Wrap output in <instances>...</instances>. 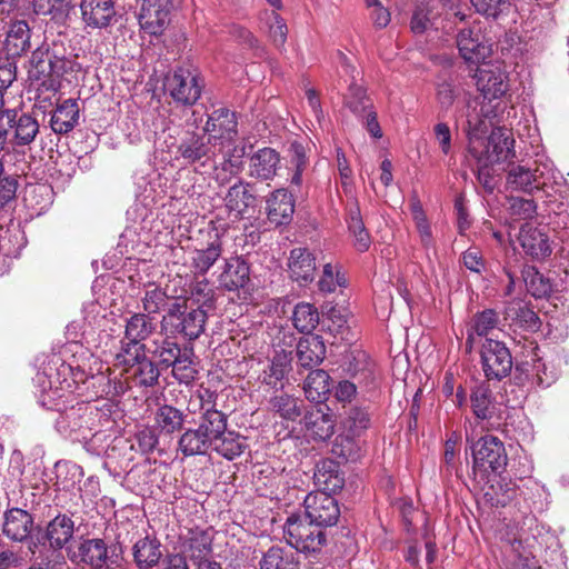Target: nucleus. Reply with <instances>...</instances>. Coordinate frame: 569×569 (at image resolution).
Listing matches in <instances>:
<instances>
[{"label":"nucleus","mask_w":569,"mask_h":569,"mask_svg":"<svg viewBox=\"0 0 569 569\" xmlns=\"http://www.w3.org/2000/svg\"><path fill=\"white\" fill-rule=\"evenodd\" d=\"M160 369L161 368L146 355L128 371L130 372V377L134 386L153 387L159 381Z\"/></svg>","instance_id":"nucleus-45"},{"label":"nucleus","mask_w":569,"mask_h":569,"mask_svg":"<svg viewBox=\"0 0 569 569\" xmlns=\"http://www.w3.org/2000/svg\"><path fill=\"white\" fill-rule=\"evenodd\" d=\"M18 186L16 176L0 173V207H4L16 198Z\"/></svg>","instance_id":"nucleus-63"},{"label":"nucleus","mask_w":569,"mask_h":569,"mask_svg":"<svg viewBox=\"0 0 569 569\" xmlns=\"http://www.w3.org/2000/svg\"><path fill=\"white\" fill-rule=\"evenodd\" d=\"M343 427L353 436H361L371 426L372 410L370 405L356 403L345 410Z\"/></svg>","instance_id":"nucleus-40"},{"label":"nucleus","mask_w":569,"mask_h":569,"mask_svg":"<svg viewBox=\"0 0 569 569\" xmlns=\"http://www.w3.org/2000/svg\"><path fill=\"white\" fill-rule=\"evenodd\" d=\"M291 192L278 189L267 200V216L271 224L279 227L288 224L295 212V200Z\"/></svg>","instance_id":"nucleus-26"},{"label":"nucleus","mask_w":569,"mask_h":569,"mask_svg":"<svg viewBox=\"0 0 569 569\" xmlns=\"http://www.w3.org/2000/svg\"><path fill=\"white\" fill-rule=\"evenodd\" d=\"M499 317L496 310L485 309L472 318L471 328L480 337H485L498 326Z\"/></svg>","instance_id":"nucleus-57"},{"label":"nucleus","mask_w":569,"mask_h":569,"mask_svg":"<svg viewBox=\"0 0 569 569\" xmlns=\"http://www.w3.org/2000/svg\"><path fill=\"white\" fill-rule=\"evenodd\" d=\"M212 537L207 530L196 529L190 532L188 548L191 557L198 560L211 551Z\"/></svg>","instance_id":"nucleus-56"},{"label":"nucleus","mask_w":569,"mask_h":569,"mask_svg":"<svg viewBox=\"0 0 569 569\" xmlns=\"http://www.w3.org/2000/svg\"><path fill=\"white\" fill-rule=\"evenodd\" d=\"M224 204L228 211L237 219L244 218L250 209L256 207V196L252 192L251 184L237 179L232 183L224 198Z\"/></svg>","instance_id":"nucleus-24"},{"label":"nucleus","mask_w":569,"mask_h":569,"mask_svg":"<svg viewBox=\"0 0 569 569\" xmlns=\"http://www.w3.org/2000/svg\"><path fill=\"white\" fill-rule=\"evenodd\" d=\"M497 106L491 103L469 102L467 106V127L465 131L468 138V151L479 154L477 144H481L486 138L489 128L492 126V119L497 117Z\"/></svg>","instance_id":"nucleus-14"},{"label":"nucleus","mask_w":569,"mask_h":569,"mask_svg":"<svg viewBox=\"0 0 569 569\" xmlns=\"http://www.w3.org/2000/svg\"><path fill=\"white\" fill-rule=\"evenodd\" d=\"M269 32L274 46L279 49L284 47L288 28L284 20L274 11L269 16Z\"/></svg>","instance_id":"nucleus-61"},{"label":"nucleus","mask_w":569,"mask_h":569,"mask_svg":"<svg viewBox=\"0 0 569 569\" xmlns=\"http://www.w3.org/2000/svg\"><path fill=\"white\" fill-rule=\"evenodd\" d=\"M156 328L152 317L144 312H136L126 320L124 339L144 343Z\"/></svg>","instance_id":"nucleus-42"},{"label":"nucleus","mask_w":569,"mask_h":569,"mask_svg":"<svg viewBox=\"0 0 569 569\" xmlns=\"http://www.w3.org/2000/svg\"><path fill=\"white\" fill-rule=\"evenodd\" d=\"M343 104L358 119L373 109V104L367 96L366 89L357 82L349 83L348 92L343 97Z\"/></svg>","instance_id":"nucleus-48"},{"label":"nucleus","mask_w":569,"mask_h":569,"mask_svg":"<svg viewBox=\"0 0 569 569\" xmlns=\"http://www.w3.org/2000/svg\"><path fill=\"white\" fill-rule=\"evenodd\" d=\"M522 278L527 291L536 299L547 298L553 290L550 279L540 273L535 267H526Z\"/></svg>","instance_id":"nucleus-50"},{"label":"nucleus","mask_w":569,"mask_h":569,"mask_svg":"<svg viewBox=\"0 0 569 569\" xmlns=\"http://www.w3.org/2000/svg\"><path fill=\"white\" fill-rule=\"evenodd\" d=\"M297 359L301 367L311 369L326 358V345L321 336L310 335L301 338L297 345Z\"/></svg>","instance_id":"nucleus-33"},{"label":"nucleus","mask_w":569,"mask_h":569,"mask_svg":"<svg viewBox=\"0 0 569 569\" xmlns=\"http://www.w3.org/2000/svg\"><path fill=\"white\" fill-rule=\"evenodd\" d=\"M268 405L271 412L289 421H296L303 412V401L283 390L276 391Z\"/></svg>","instance_id":"nucleus-36"},{"label":"nucleus","mask_w":569,"mask_h":569,"mask_svg":"<svg viewBox=\"0 0 569 569\" xmlns=\"http://www.w3.org/2000/svg\"><path fill=\"white\" fill-rule=\"evenodd\" d=\"M111 423V406L100 408L96 403L74 400L58 413L54 427L63 437L86 441L100 432L98 427Z\"/></svg>","instance_id":"nucleus-3"},{"label":"nucleus","mask_w":569,"mask_h":569,"mask_svg":"<svg viewBox=\"0 0 569 569\" xmlns=\"http://www.w3.org/2000/svg\"><path fill=\"white\" fill-rule=\"evenodd\" d=\"M211 141V137H208L204 131L187 132L177 147L178 159H182L186 164H199L197 171L207 173L212 168L216 156Z\"/></svg>","instance_id":"nucleus-12"},{"label":"nucleus","mask_w":569,"mask_h":569,"mask_svg":"<svg viewBox=\"0 0 569 569\" xmlns=\"http://www.w3.org/2000/svg\"><path fill=\"white\" fill-rule=\"evenodd\" d=\"M515 139L509 129L503 127H497L492 129L488 138L482 140L481 144H477L479 154L469 152L476 160L477 163L482 164H495L508 162L511 164L516 158L515 151Z\"/></svg>","instance_id":"nucleus-11"},{"label":"nucleus","mask_w":569,"mask_h":569,"mask_svg":"<svg viewBox=\"0 0 569 569\" xmlns=\"http://www.w3.org/2000/svg\"><path fill=\"white\" fill-rule=\"evenodd\" d=\"M203 88L204 80L198 69L192 66L176 68L166 76L163 81L164 92L177 104L183 107L193 106L200 99Z\"/></svg>","instance_id":"nucleus-8"},{"label":"nucleus","mask_w":569,"mask_h":569,"mask_svg":"<svg viewBox=\"0 0 569 569\" xmlns=\"http://www.w3.org/2000/svg\"><path fill=\"white\" fill-rule=\"evenodd\" d=\"M249 280L250 268L243 258L232 257L226 260L223 270L219 276V282L224 289L234 291L244 288Z\"/></svg>","instance_id":"nucleus-31"},{"label":"nucleus","mask_w":569,"mask_h":569,"mask_svg":"<svg viewBox=\"0 0 569 569\" xmlns=\"http://www.w3.org/2000/svg\"><path fill=\"white\" fill-rule=\"evenodd\" d=\"M260 569H297L295 553L281 547H271L260 560Z\"/></svg>","instance_id":"nucleus-49"},{"label":"nucleus","mask_w":569,"mask_h":569,"mask_svg":"<svg viewBox=\"0 0 569 569\" xmlns=\"http://www.w3.org/2000/svg\"><path fill=\"white\" fill-rule=\"evenodd\" d=\"M187 417L182 410L171 405H162L154 413V426L159 433L164 436L183 432Z\"/></svg>","instance_id":"nucleus-34"},{"label":"nucleus","mask_w":569,"mask_h":569,"mask_svg":"<svg viewBox=\"0 0 569 569\" xmlns=\"http://www.w3.org/2000/svg\"><path fill=\"white\" fill-rule=\"evenodd\" d=\"M518 239L525 252L533 259L543 260L552 252L548 236L539 228L522 226Z\"/></svg>","instance_id":"nucleus-28"},{"label":"nucleus","mask_w":569,"mask_h":569,"mask_svg":"<svg viewBox=\"0 0 569 569\" xmlns=\"http://www.w3.org/2000/svg\"><path fill=\"white\" fill-rule=\"evenodd\" d=\"M210 447V450H214L217 453L228 460H233L241 456L248 448L247 438L236 431L226 429L223 435L219 437Z\"/></svg>","instance_id":"nucleus-44"},{"label":"nucleus","mask_w":569,"mask_h":569,"mask_svg":"<svg viewBox=\"0 0 569 569\" xmlns=\"http://www.w3.org/2000/svg\"><path fill=\"white\" fill-rule=\"evenodd\" d=\"M67 71L66 59L50 51L48 48H38L30 59L29 78L42 86L50 84L62 77Z\"/></svg>","instance_id":"nucleus-15"},{"label":"nucleus","mask_w":569,"mask_h":569,"mask_svg":"<svg viewBox=\"0 0 569 569\" xmlns=\"http://www.w3.org/2000/svg\"><path fill=\"white\" fill-rule=\"evenodd\" d=\"M34 382L39 388V393L37 395L38 402L48 410L59 413L76 400L69 382H67L66 386L61 382H59L60 386H53L54 381L52 377L46 372H38Z\"/></svg>","instance_id":"nucleus-17"},{"label":"nucleus","mask_w":569,"mask_h":569,"mask_svg":"<svg viewBox=\"0 0 569 569\" xmlns=\"http://www.w3.org/2000/svg\"><path fill=\"white\" fill-rule=\"evenodd\" d=\"M207 312L201 308L188 309L186 301H177L160 320L163 335L181 336L189 341L198 339L204 331Z\"/></svg>","instance_id":"nucleus-5"},{"label":"nucleus","mask_w":569,"mask_h":569,"mask_svg":"<svg viewBox=\"0 0 569 569\" xmlns=\"http://www.w3.org/2000/svg\"><path fill=\"white\" fill-rule=\"evenodd\" d=\"M147 351L148 347L146 343L123 339L121 340L120 351L116 356L117 363L126 366L129 370L146 356Z\"/></svg>","instance_id":"nucleus-54"},{"label":"nucleus","mask_w":569,"mask_h":569,"mask_svg":"<svg viewBox=\"0 0 569 569\" xmlns=\"http://www.w3.org/2000/svg\"><path fill=\"white\" fill-rule=\"evenodd\" d=\"M133 557L140 569L156 566L161 558L160 542L148 537L138 540L133 546Z\"/></svg>","instance_id":"nucleus-47"},{"label":"nucleus","mask_w":569,"mask_h":569,"mask_svg":"<svg viewBox=\"0 0 569 569\" xmlns=\"http://www.w3.org/2000/svg\"><path fill=\"white\" fill-rule=\"evenodd\" d=\"M121 548L108 547L102 539H87L77 547L68 548V557L76 565L89 569H116L121 565Z\"/></svg>","instance_id":"nucleus-9"},{"label":"nucleus","mask_w":569,"mask_h":569,"mask_svg":"<svg viewBox=\"0 0 569 569\" xmlns=\"http://www.w3.org/2000/svg\"><path fill=\"white\" fill-rule=\"evenodd\" d=\"M302 422L315 440L326 441L335 432L333 415L327 405H320L307 410Z\"/></svg>","instance_id":"nucleus-23"},{"label":"nucleus","mask_w":569,"mask_h":569,"mask_svg":"<svg viewBox=\"0 0 569 569\" xmlns=\"http://www.w3.org/2000/svg\"><path fill=\"white\" fill-rule=\"evenodd\" d=\"M472 470L475 475L489 478L491 475L501 476L508 463L505 443L495 436L487 435L470 441Z\"/></svg>","instance_id":"nucleus-7"},{"label":"nucleus","mask_w":569,"mask_h":569,"mask_svg":"<svg viewBox=\"0 0 569 569\" xmlns=\"http://www.w3.org/2000/svg\"><path fill=\"white\" fill-rule=\"evenodd\" d=\"M505 319L526 330L536 331L540 327L537 313L522 301L510 302L505 309Z\"/></svg>","instance_id":"nucleus-43"},{"label":"nucleus","mask_w":569,"mask_h":569,"mask_svg":"<svg viewBox=\"0 0 569 569\" xmlns=\"http://www.w3.org/2000/svg\"><path fill=\"white\" fill-rule=\"evenodd\" d=\"M198 398L199 420L196 427L186 428L178 439L177 453L183 458L207 455L212 443L227 429L228 416L216 408L218 395L210 389H203L198 391Z\"/></svg>","instance_id":"nucleus-1"},{"label":"nucleus","mask_w":569,"mask_h":569,"mask_svg":"<svg viewBox=\"0 0 569 569\" xmlns=\"http://www.w3.org/2000/svg\"><path fill=\"white\" fill-rule=\"evenodd\" d=\"M7 53L20 57L30 49V28L24 20H18L10 24L4 41Z\"/></svg>","instance_id":"nucleus-41"},{"label":"nucleus","mask_w":569,"mask_h":569,"mask_svg":"<svg viewBox=\"0 0 569 569\" xmlns=\"http://www.w3.org/2000/svg\"><path fill=\"white\" fill-rule=\"evenodd\" d=\"M280 154L272 148L264 147L250 157V176L260 180H271L277 174Z\"/></svg>","instance_id":"nucleus-32"},{"label":"nucleus","mask_w":569,"mask_h":569,"mask_svg":"<svg viewBox=\"0 0 569 569\" xmlns=\"http://www.w3.org/2000/svg\"><path fill=\"white\" fill-rule=\"evenodd\" d=\"M79 121V106L77 100L67 99L56 108L50 119V124L56 133L70 132Z\"/></svg>","instance_id":"nucleus-38"},{"label":"nucleus","mask_w":569,"mask_h":569,"mask_svg":"<svg viewBox=\"0 0 569 569\" xmlns=\"http://www.w3.org/2000/svg\"><path fill=\"white\" fill-rule=\"evenodd\" d=\"M237 127L236 113L227 108H219L209 116L203 131L210 134L211 140H232L237 136Z\"/></svg>","instance_id":"nucleus-29"},{"label":"nucleus","mask_w":569,"mask_h":569,"mask_svg":"<svg viewBox=\"0 0 569 569\" xmlns=\"http://www.w3.org/2000/svg\"><path fill=\"white\" fill-rule=\"evenodd\" d=\"M532 359L536 360V377L535 383L539 387L547 388L555 381V375L552 371L548 372L546 363L539 356V348L535 342H531Z\"/></svg>","instance_id":"nucleus-62"},{"label":"nucleus","mask_w":569,"mask_h":569,"mask_svg":"<svg viewBox=\"0 0 569 569\" xmlns=\"http://www.w3.org/2000/svg\"><path fill=\"white\" fill-rule=\"evenodd\" d=\"M457 98L455 84L449 80H443L437 86V101L443 111H448Z\"/></svg>","instance_id":"nucleus-64"},{"label":"nucleus","mask_w":569,"mask_h":569,"mask_svg":"<svg viewBox=\"0 0 569 569\" xmlns=\"http://www.w3.org/2000/svg\"><path fill=\"white\" fill-rule=\"evenodd\" d=\"M346 286V278L339 271H335L331 263H326L323 266L322 276L318 281V287L321 292L331 293L338 287Z\"/></svg>","instance_id":"nucleus-59"},{"label":"nucleus","mask_w":569,"mask_h":569,"mask_svg":"<svg viewBox=\"0 0 569 569\" xmlns=\"http://www.w3.org/2000/svg\"><path fill=\"white\" fill-rule=\"evenodd\" d=\"M283 537L299 552L313 555L327 543L326 530L305 513L290 515L283 526Z\"/></svg>","instance_id":"nucleus-6"},{"label":"nucleus","mask_w":569,"mask_h":569,"mask_svg":"<svg viewBox=\"0 0 569 569\" xmlns=\"http://www.w3.org/2000/svg\"><path fill=\"white\" fill-rule=\"evenodd\" d=\"M556 178L557 171L550 161L539 162L533 169L511 162L506 184L512 191L532 194L536 190H545Z\"/></svg>","instance_id":"nucleus-10"},{"label":"nucleus","mask_w":569,"mask_h":569,"mask_svg":"<svg viewBox=\"0 0 569 569\" xmlns=\"http://www.w3.org/2000/svg\"><path fill=\"white\" fill-rule=\"evenodd\" d=\"M36 528L32 515L24 509L10 508L3 515V535L13 542H26L29 552Z\"/></svg>","instance_id":"nucleus-19"},{"label":"nucleus","mask_w":569,"mask_h":569,"mask_svg":"<svg viewBox=\"0 0 569 569\" xmlns=\"http://www.w3.org/2000/svg\"><path fill=\"white\" fill-rule=\"evenodd\" d=\"M291 320L299 332L310 336L319 325L320 316L312 303L299 302L293 308Z\"/></svg>","instance_id":"nucleus-46"},{"label":"nucleus","mask_w":569,"mask_h":569,"mask_svg":"<svg viewBox=\"0 0 569 569\" xmlns=\"http://www.w3.org/2000/svg\"><path fill=\"white\" fill-rule=\"evenodd\" d=\"M173 0H142L138 20L140 28L151 34L160 36L171 21Z\"/></svg>","instance_id":"nucleus-16"},{"label":"nucleus","mask_w":569,"mask_h":569,"mask_svg":"<svg viewBox=\"0 0 569 569\" xmlns=\"http://www.w3.org/2000/svg\"><path fill=\"white\" fill-rule=\"evenodd\" d=\"M214 237L207 248L193 252L192 263L198 273L204 274L221 256V240L217 233Z\"/></svg>","instance_id":"nucleus-51"},{"label":"nucleus","mask_w":569,"mask_h":569,"mask_svg":"<svg viewBox=\"0 0 569 569\" xmlns=\"http://www.w3.org/2000/svg\"><path fill=\"white\" fill-rule=\"evenodd\" d=\"M475 11L486 18L497 19L509 6L508 0H470Z\"/></svg>","instance_id":"nucleus-60"},{"label":"nucleus","mask_w":569,"mask_h":569,"mask_svg":"<svg viewBox=\"0 0 569 569\" xmlns=\"http://www.w3.org/2000/svg\"><path fill=\"white\" fill-rule=\"evenodd\" d=\"M210 170H213V179L219 186H227L231 179L239 172V161L230 157H223V161L218 166L217 161Z\"/></svg>","instance_id":"nucleus-58"},{"label":"nucleus","mask_w":569,"mask_h":569,"mask_svg":"<svg viewBox=\"0 0 569 569\" xmlns=\"http://www.w3.org/2000/svg\"><path fill=\"white\" fill-rule=\"evenodd\" d=\"M290 278L303 287L311 283L315 279L316 257L306 248H295L289 257Z\"/></svg>","instance_id":"nucleus-25"},{"label":"nucleus","mask_w":569,"mask_h":569,"mask_svg":"<svg viewBox=\"0 0 569 569\" xmlns=\"http://www.w3.org/2000/svg\"><path fill=\"white\" fill-rule=\"evenodd\" d=\"M409 209L415 222L421 247L428 252L436 248V239L432 232L431 223L423 210L420 199L416 193L410 197Z\"/></svg>","instance_id":"nucleus-35"},{"label":"nucleus","mask_w":569,"mask_h":569,"mask_svg":"<svg viewBox=\"0 0 569 569\" xmlns=\"http://www.w3.org/2000/svg\"><path fill=\"white\" fill-rule=\"evenodd\" d=\"M303 513L323 530L337 523L340 509L337 500L323 492H310L303 500Z\"/></svg>","instance_id":"nucleus-18"},{"label":"nucleus","mask_w":569,"mask_h":569,"mask_svg":"<svg viewBox=\"0 0 569 569\" xmlns=\"http://www.w3.org/2000/svg\"><path fill=\"white\" fill-rule=\"evenodd\" d=\"M177 301H180V299L169 296L164 289L151 283L146 287L141 297L143 312L150 317L162 311L167 313Z\"/></svg>","instance_id":"nucleus-39"},{"label":"nucleus","mask_w":569,"mask_h":569,"mask_svg":"<svg viewBox=\"0 0 569 569\" xmlns=\"http://www.w3.org/2000/svg\"><path fill=\"white\" fill-rule=\"evenodd\" d=\"M73 535L74 521L66 513L57 515L44 528L38 526L30 541L29 569H66L62 549L72 548Z\"/></svg>","instance_id":"nucleus-2"},{"label":"nucleus","mask_w":569,"mask_h":569,"mask_svg":"<svg viewBox=\"0 0 569 569\" xmlns=\"http://www.w3.org/2000/svg\"><path fill=\"white\" fill-rule=\"evenodd\" d=\"M148 352L158 361L161 369H172L173 377L181 383H190L198 373L193 362V350L189 347H180L171 335H164L162 339H153Z\"/></svg>","instance_id":"nucleus-4"},{"label":"nucleus","mask_w":569,"mask_h":569,"mask_svg":"<svg viewBox=\"0 0 569 569\" xmlns=\"http://www.w3.org/2000/svg\"><path fill=\"white\" fill-rule=\"evenodd\" d=\"M457 47L461 58L469 64H479L491 54V47L479 28L461 29L457 34Z\"/></svg>","instance_id":"nucleus-20"},{"label":"nucleus","mask_w":569,"mask_h":569,"mask_svg":"<svg viewBox=\"0 0 569 569\" xmlns=\"http://www.w3.org/2000/svg\"><path fill=\"white\" fill-rule=\"evenodd\" d=\"M291 358L284 352L273 356L268 369L263 371V382L272 388L281 381L290 370Z\"/></svg>","instance_id":"nucleus-52"},{"label":"nucleus","mask_w":569,"mask_h":569,"mask_svg":"<svg viewBox=\"0 0 569 569\" xmlns=\"http://www.w3.org/2000/svg\"><path fill=\"white\" fill-rule=\"evenodd\" d=\"M57 486L63 490L72 489L82 478V469L72 462H57L54 466Z\"/></svg>","instance_id":"nucleus-55"},{"label":"nucleus","mask_w":569,"mask_h":569,"mask_svg":"<svg viewBox=\"0 0 569 569\" xmlns=\"http://www.w3.org/2000/svg\"><path fill=\"white\" fill-rule=\"evenodd\" d=\"M475 77L477 88L486 103L502 98L509 90L507 73L500 67L486 66L478 68Z\"/></svg>","instance_id":"nucleus-22"},{"label":"nucleus","mask_w":569,"mask_h":569,"mask_svg":"<svg viewBox=\"0 0 569 569\" xmlns=\"http://www.w3.org/2000/svg\"><path fill=\"white\" fill-rule=\"evenodd\" d=\"M303 391L309 401L325 405L331 392V378L323 369L311 370L303 383Z\"/></svg>","instance_id":"nucleus-37"},{"label":"nucleus","mask_w":569,"mask_h":569,"mask_svg":"<svg viewBox=\"0 0 569 569\" xmlns=\"http://www.w3.org/2000/svg\"><path fill=\"white\" fill-rule=\"evenodd\" d=\"M488 381L477 380L470 388V408L478 420H489L495 415V396Z\"/></svg>","instance_id":"nucleus-30"},{"label":"nucleus","mask_w":569,"mask_h":569,"mask_svg":"<svg viewBox=\"0 0 569 569\" xmlns=\"http://www.w3.org/2000/svg\"><path fill=\"white\" fill-rule=\"evenodd\" d=\"M356 437L349 432L338 436L332 446V453L346 461H357L360 459L361 446L356 440Z\"/></svg>","instance_id":"nucleus-53"},{"label":"nucleus","mask_w":569,"mask_h":569,"mask_svg":"<svg viewBox=\"0 0 569 569\" xmlns=\"http://www.w3.org/2000/svg\"><path fill=\"white\" fill-rule=\"evenodd\" d=\"M313 482L318 488L317 492L332 496L342 489L345 479L339 470V465L331 459H322L316 465Z\"/></svg>","instance_id":"nucleus-27"},{"label":"nucleus","mask_w":569,"mask_h":569,"mask_svg":"<svg viewBox=\"0 0 569 569\" xmlns=\"http://www.w3.org/2000/svg\"><path fill=\"white\" fill-rule=\"evenodd\" d=\"M79 7L86 28L106 29L118 21L114 0H81Z\"/></svg>","instance_id":"nucleus-21"},{"label":"nucleus","mask_w":569,"mask_h":569,"mask_svg":"<svg viewBox=\"0 0 569 569\" xmlns=\"http://www.w3.org/2000/svg\"><path fill=\"white\" fill-rule=\"evenodd\" d=\"M481 367L487 380H502L511 372L513 361L505 342L486 338L480 349Z\"/></svg>","instance_id":"nucleus-13"}]
</instances>
